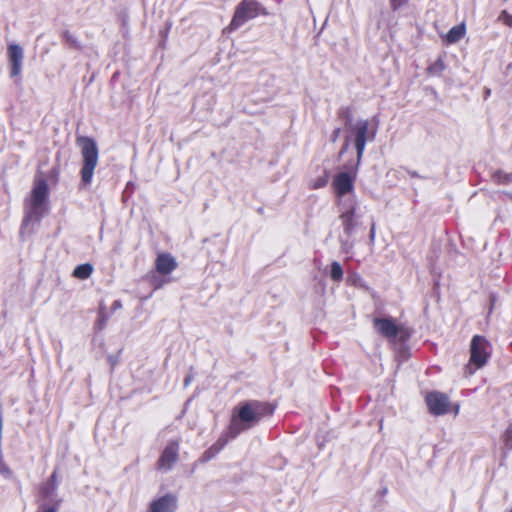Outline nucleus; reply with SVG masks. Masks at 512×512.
Wrapping results in <instances>:
<instances>
[{
    "instance_id": "nucleus-1",
    "label": "nucleus",
    "mask_w": 512,
    "mask_h": 512,
    "mask_svg": "<svg viewBox=\"0 0 512 512\" xmlns=\"http://www.w3.org/2000/svg\"><path fill=\"white\" fill-rule=\"evenodd\" d=\"M276 405L268 401L244 400L239 402L231 412L229 425L217 441L202 454V461L213 459L227 443L241 433L252 429L266 418L274 415Z\"/></svg>"
},
{
    "instance_id": "nucleus-15",
    "label": "nucleus",
    "mask_w": 512,
    "mask_h": 512,
    "mask_svg": "<svg viewBox=\"0 0 512 512\" xmlns=\"http://www.w3.org/2000/svg\"><path fill=\"white\" fill-rule=\"evenodd\" d=\"M345 234L351 235L356 227L355 207H351L340 215Z\"/></svg>"
},
{
    "instance_id": "nucleus-10",
    "label": "nucleus",
    "mask_w": 512,
    "mask_h": 512,
    "mask_svg": "<svg viewBox=\"0 0 512 512\" xmlns=\"http://www.w3.org/2000/svg\"><path fill=\"white\" fill-rule=\"evenodd\" d=\"M7 58L10 68V77L15 78L20 76L24 59L23 48L19 44H9L7 46Z\"/></svg>"
},
{
    "instance_id": "nucleus-24",
    "label": "nucleus",
    "mask_w": 512,
    "mask_h": 512,
    "mask_svg": "<svg viewBox=\"0 0 512 512\" xmlns=\"http://www.w3.org/2000/svg\"><path fill=\"white\" fill-rule=\"evenodd\" d=\"M389 2L391 9L393 11H397L403 6H405L409 2V0H389Z\"/></svg>"
},
{
    "instance_id": "nucleus-27",
    "label": "nucleus",
    "mask_w": 512,
    "mask_h": 512,
    "mask_svg": "<svg viewBox=\"0 0 512 512\" xmlns=\"http://www.w3.org/2000/svg\"><path fill=\"white\" fill-rule=\"evenodd\" d=\"M340 133H341V128H336V129L332 132V134H331V141H332L333 143H335V142L338 140V138H339V136H340Z\"/></svg>"
},
{
    "instance_id": "nucleus-20",
    "label": "nucleus",
    "mask_w": 512,
    "mask_h": 512,
    "mask_svg": "<svg viewBox=\"0 0 512 512\" xmlns=\"http://www.w3.org/2000/svg\"><path fill=\"white\" fill-rule=\"evenodd\" d=\"M445 69V64L442 58H438L434 63L427 67L429 75H440Z\"/></svg>"
},
{
    "instance_id": "nucleus-29",
    "label": "nucleus",
    "mask_w": 512,
    "mask_h": 512,
    "mask_svg": "<svg viewBox=\"0 0 512 512\" xmlns=\"http://www.w3.org/2000/svg\"><path fill=\"white\" fill-rule=\"evenodd\" d=\"M324 184H325V183H323V185H324ZM321 186H322V184H321V185H315V186H313V188H314V189H317V188H319V187H321Z\"/></svg>"
},
{
    "instance_id": "nucleus-8",
    "label": "nucleus",
    "mask_w": 512,
    "mask_h": 512,
    "mask_svg": "<svg viewBox=\"0 0 512 512\" xmlns=\"http://www.w3.org/2000/svg\"><path fill=\"white\" fill-rule=\"evenodd\" d=\"M425 403L429 413L434 416L445 415L449 412L458 415L460 410L459 404H452L448 395L439 391L428 392L425 396Z\"/></svg>"
},
{
    "instance_id": "nucleus-6",
    "label": "nucleus",
    "mask_w": 512,
    "mask_h": 512,
    "mask_svg": "<svg viewBox=\"0 0 512 512\" xmlns=\"http://www.w3.org/2000/svg\"><path fill=\"white\" fill-rule=\"evenodd\" d=\"M49 194V187L44 178L35 179L30 198L26 200L29 211L26 213L25 222L40 220L46 211L45 203Z\"/></svg>"
},
{
    "instance_id": "nucleus-7",
    "label": "nucleus",
    "mask_w": 512,
    "mask_h": 512,
    "mask_svg": "<svg viewBox=\"0 0 512 512\" xmlns=\"http://www.w3.org/2000/svg\"><path fill=\"white\" fill-rule=\"evenodd\" d=\"M373 326L379 335L392 343H405L411 337V330L404 325H398L391 317H375Z\"/></svg>"
},
{
    "instance_id": "nucleus-16",
    "label": "nucleus",
    "mask_w": 512,
    "mask_h": 512,
    "mask_svg": "<svg viewBox=\"0 0 512 512\" xmlns=\"http://www.w3.org/2000/svg\"><path fill=\"white\" fill-rule=\"evenodd\" d=\"M93 273V266L90 263H84L76 266L74 269L72 276L80 279L85 280L88 279Z\"/></svg>"
},
{
    "instance_id": "nucleus-26",
    "label": "nucleus",
    "mask_w": 512,
    "mask_h": 512,
    "mask_svg": "<svg viewBox=\"0 0 512 512\" xmlns=\"http://www.w3.org/2000/svg\"><path fill=\"white\" fill-rule=\"evenodd\" d=\"M61 500H58L54 505L43 506L40 512H58Z\"/></svg>"
},
{
    "instance_id": "nucleus-5",
    "label": "nucleus",
    "mask_w": 512,
    "mask_h": 512,
    "mask_svg": "<svg viewBox=\"0 0 512 512\" xmlns=\"http://www.w3.org/2000/svg\"><path fill=\"white\" fill-rule=\"evenodd\" d=\"M469 360L464 366V376L470 377L487 365L492 356V345L483 335H474L469 346Z\"/></svg>"
},
{
    "instance_id": "nucleus-22",
    "label": "nucleus",
    "mask_w": 512,
    "mask_h": 512,
    "mask_svg": "<svg viewBox=\"0 0 512 512\" xmlns=\"http://www.w3.org/2000/svg\"><path fill=\"white\" fill-rule=\"evenodd\" d=\"M498 22L507 27H512V14H510L507 10H502L498 16Z\"/></svg>"
},
{
    "instance_id": "nucleus-28",
    "label": "nucleus",
    "mask_w": 512,
    "mask_h": 512,
    "mask_svg": "<svg viewBox=\"0 0 512 512\" xmlns=\"http://www.w3.org/2000/svg\"><path fill=\"white\" fill-rule=\"evenodd\" d=\"M112 307H113L114 309L121 307V303H120V301H118V300L114 301V303H113Z\"/></svg>"
},
{
    "instance_id": "nucleus-13",
    "label": "nucleus",
    "mask_w": 512,
    "mask_h": 512,
    "mask_svg": "<svg viewBox=\"0 0 512 512\" xmlns=\"http://www.w3.org/2000/svg\"><path fill=\"white\" fill-rule=\"evenodd\" d=\"M177 267L178 264L175 258L170 253H159L155 259V269L161 275H169Z\"/></svg>"
},
{
    "instance_id": "nucleus-21",
    "label": "nucleus",
    "mask_w": 512,
    "mask_h": 512,
    "mask_svg": "<svg viewBox=\"0 0 512 512\" xmlns=\"http://www.w3.org/2000/svg\"><path fill=\"white\" fill-rule=\"evenodd\" d=\"M330 275H331V278L333 281H336V282H339L342 280L343 278V269L341 267V265L334 261L331 263V271H330Z\"/></svg>"
},
{
    "instance_id": "nucleus-12",
    "label": "nucleus",
    "mask_w": 512,
    "mask_h": 512,
    "mask_svg": "<svg viewBox=\"0 0 512 512\" xmlns=\"http://www.w3.org/2000/svg\"><path fill=\"white\" fill-rule=\"evenodd\" d=\"M177 507V496L172 493H167L152 500L147 512H176Z\"/></svg>"
},
{
    "instance_id": "nucleus-9",
    "label": "nucleus",
    "mask_w": 512,
    "mask_h": 512,
    "mask_svg": "<svg viewBox=\"0 0 512 512\" xmlns=\"http://www.w3.org/2000/svg\"><path fill=\"white\" fill-rule=\"evenodd\" d=\"M179 451H180V441L179 440H171L165 446L163 451L161 452L157 462L156 468L159 471H168L171 470L174 464L179 459Z\"/></svg>"
},
{
    "instance_id": "nucleus-17",
    "label": "nucleus",
    "mask_w": 512,
    "mask_h": 512,
    "mask_svg": "<svg viewBox=\"0 0 512 512\" xmlns=\"http://www.w3.org/2000/svg\"><path fill=\"white\" fill-rule=\"evenodd\" d=\"M57 486V471L55 470L51 474L48 482L45 485H43L40 490L44 496L48 497L51 496L56 491Z\"/></svg>"
},
{
    "instance_id": "nucleus-2",
    "label": "nucleus",
    "mask_w": 512,
    "mask_h": 512,
    "mask_svg": "<svg viewBox=\"0 0 512 512\" xmlns=\"http://www.w3.org/2000/svg\"><path fill=\"white\" fill-rule=\"evenodd\" d=\"M76 145L80 148L82 163L80 169L81 184L91 185L95 169L99 162V150L96 141L89 136H77Z\"/></svg>"
},
{
    "instance_id": "nucleus-14",
    "label": "nucleus",
    "mask_w": 512,
    "mask_h": 512,
    "mask_svg": "<svg viewBox=\"0 0 512 512\" xmlns=\"http://www.w3.org/2000/svg\"><path fill=\"white\" fill-rule=\"evenodd\" d=\"M466 34V25L464 22L453 26L444 36L442 40L445 44L451 45L459 42Z\"/></svg>"
},
{
    "instance_id": "nucleus-25",
    "label": "nucleus",
    "mask_w": 512,
    "mask_h": 512,
    "mask_svg": "<svg viewBox=\"0 0 512 512\" xmlns=\"http://www.w3.org/2000/svg\"><path fill=\"white\" fill-rule=\"evenodd\" d=\"M504 443L508 448H512V429H507L504 434Z\"/></svg>"
},
{
    "instance_id": "nucleus-30",
    "label": "nucleus",
    "mask_w": 512,
    "mask_h": 512,
    "mask_svg": "<svg viewBox=\"0 0 512 512\" xmlns=\"http://www.w3.org/2000/svg\"><path fill=\"white\" fill-rule=\"evenodd\" d=\"M509 198L512 200V194L509 195Z\"/></svg>"
},
{
    "instance_id": "nucleus-18",
    "label": "nucleus",
    "mask_w": 512,
    "mask_h": 512,
    "mask_svg": "<svg viewBox=\"0 0 512 512\" xmlns=\"http://www.w3.org/2000/svg\"><path fill=\"white\" fill-rule=\"evenodd\" d=\"M63 41L72 49L80 50L82 49V45L77 40V38L68 30L62 33Z\"/></svg>"
},
{
    "instance_id": "nucleus-23",
    "label": "nucleus",
    "mask_w": 512,
    "mask_h": 512,
    "mask_svg": "<svg viewBox=\"0 0 512 512\" xmlns=\"http://www.w3.org/2000/svg\"><path fill=\"white\" fill-rule=\"evenodd\" d=\"M338 116L345 119L346 122H350L352 118L351 109L349 107H343L338 111Z\"/></svg>"
},
{
    "instance_id": "nucleus-11",
    "label": "nucleus",
    "mask_w": 512,
    "mask_h": 512,
    "mask_svg": "<svg viewBox=\"0 0 512 512\" xmlns=\"http://www.w3.org/2000/svg\"><path fill=\"white\" fill-rule=\"evenodd\" d=\"M354 166H346L348 170L353 172V176H351L348 172H340L338 173L333 180V187L337 196H344L350 193L354 188V180L357 173V170L354 171L352 167Z\"/></svg>"
},
{
    "instance_id": "nucleus-19",
    "label": "nucleus",
    "mask_w": 512,
    "mask_h": 512,
    "mask_svg": "<svg viewBox=\"0 0 512 512\" xmlns=\"http://www.w3.org/2000/svg\"><path fill=\"white\" fill-rule=\"evenodd\" d=\"M108 318L109 317L106 312V308L104 306H101L98 310V318L95 322V329L97 331L103 330L108 322Z\"/></svg>"
},
{
    "instance_id": "nucleus-4",
    "label": "nucleus",
    "mask_w": 512,
    "mask_h": 512,
    "mask_svg": "<svg viewBox=\"0 0 512 512\" xmlns=\"http://www.w3.org/2000/svg\"><path fill=\"white\" fill-rule=\"evenodd\" d=\"M377 134V125L373 124L368 119H361L358 120L354 125L350 128V136L346 138V144L341 149V154L344 153V151L347 148L348 141L350 137L353 138V142L356 148L357 152V159L354 163V166L352 169L354 171L358 170V167L361 163V160L363 158V154L365 151V147L367 142L374 141Z\"/></svg>"
},
{
    "instance_id": "nucleus-3",
    "label": "nucleus",
    "mask_w": 512,
    "mask_h": 512,
    "mask_svg": "<svg viewBox=\"0 0 512 512\" xmlns=\"http://www.w3.org/2000/svg\"><path fill=\"white\" fill-rule=\"evenodd\" d=\"M270 15L268 9L258 0H241L235 7L230 23L223 29V33L230 34L248 21L257 17Z\"/></svg>"
}]
</instances>
